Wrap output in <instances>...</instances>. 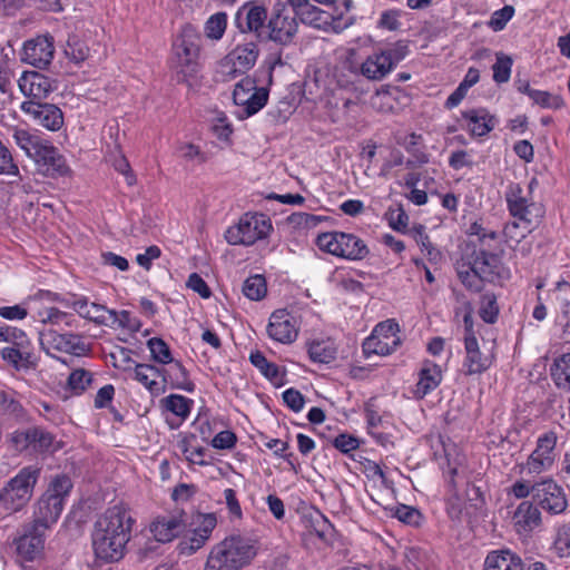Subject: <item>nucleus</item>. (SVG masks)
I'll list each match as a JSON object with an SVG mask.
<instances>
[{
	"label": "nucleus",
	"instance_id": "nucleus-6",
	"mask_svg": "<svg viewBox=\"0 0 570 570\" xmlns=\"http://www.w3.org/2000/svg\"><path fill=\"white\" fill-rule=\"evenodd\" d=\"M40 476V469L35 465L22 468L0 489V505L9 513L24 509L31 500Z\"/></svg>",
	"mask_w": 570,
	"mask_h": 570
},
{
	"label": "nucleus",
	"instance_id": "nucleus-40",
	"mask_svg": "<svg viewBox=\"0 0 570 570\" xmlns=\"http://www.w3.org/2000/svg\"><path fill=\"white\" fill-rule=\"evenodd\" d=\"M456 273L460 282L466 289L474 293H478L482 289L485 279L482 277L479 271L474 268L472 262L458 264Z\"/></svg>",
	"mask_w": 570,
	"mask_h": 570
},
{
	"label": "nucleus",
	"instance_id": "nucleus-20",
	"mask_svg": "<svg viewBox=\"0 0 570 570\" xmlns=\"http://www.w3.org/2000/svg\"><path fill=\"white\" fill-rule=\"evenodd\" d=\"M490 247H482L474 252L472 264L479 271L485 282L494 283L508 279L510 277L509 269L504 266L501 257L489 250Z\"/></svg>",
	"mask_w": 570,
	"mask_h": 570
},
{
	"label": "nucleus",
	"instance_id": "nucleus-5",
	"mask_svg": "<svg viewBox=\"0 0 570 570\" xmlns=\"http://www.w3.org/2000/svg\"><path fill=\"white\" fill-rule=\"evenodd\" d=\"M535 184V179H532L528 187L523 188L520 184L510 183L504 191L510 215L522 224L521 237L531 233L540 224L544 215L542 205L535 203L532 197Z\"/></svg>",
	"mask_w": 570,
	"mask_h": 570
},
{
	"label": "nucleus",
	"instance_id": "nucleus-32",
	"mask_svg": "<svg viewBox=\"0 0 570 570\" xmlns=\"http://www.w3.org/2000/svg\"><path fill=\"white\" fill-rule=\"evenodd\" d=\"M307 353L312 362L330 364L335 361L337 345L331 337L313 338L306 343Z\"/></svg>",
	"mask_w": 570,
	"mask_h": 570
},
{
	"label": "nucleus",
	"instance_id": "nucleus-56",
	"mask_svg": "<svg viewBox=\"0 0 570 570\" xmlns=\"http://www.w3.org/2000/svg\"><path fill=\"white\" fill-rule=\"evenodd\" d=\"M53 435L42 429L32 428V452H46L52 448Z\"/></svg>",
	"mask_w": 570,
	"mask_h": 570
},
{
	"label": "nucleus",
	"instance_id": "nucleus-62",
	"mask_svg": "<svg viewBox=\"0 0 570 570\" xmlns=\"http://www.w3.org/2000/svg\"><path fill=\"white\" fill-rule=\"evenodd\" d=\"M283 401L284 403L295 413H298L303 410L305 404V399L303 394L293 387L287 389L283 392Z\"/></svg>",
	"mask_w": 570,
	"mask_h": 570
},
{
	"label": "nucleus",
	"instance_id": "nucleus-26",
	"mask_svg": "<svg viewBox=\"0 0 570 570\" xmlns=\"http://www.w3.org/2000/svg\"><path fill=\"white\" fill-rule=\"evenodd\" d=\"M512 520L518 533H529L540 527L542 515L532 500H524L515 509Z\"/></svg>",
	"mask_w": 570,
	"mask_h": 570
},
{
	"label": "nucleus",
	"instance_id": "nucleus-30",
	"mask_svg": "<svg viewBox=\"0 0 570 570\" xmlns=\"http://www.w3.org/2000/svg\"><path fill=\"white\" fill-rule=\"evenodd\" d=\"M484 570H524L521 557L510 549L490 551L484 560Z\"/></svg>",
	"mask_w": 570,
	"mask_h": 570
},
{
	"label": "nucleus",
	"instance_id": "nucleus-44",
	"mask_svg": "<svg viewBox=\"0 0 570 570\" xmlns=\"http://www.w3.org/2000/svg\"><path fill=\"white\" fill-rule=\"evenodd\" d=\"M552 550L559 558H570V522L556 527Z\"/></svg>",
	"mask_w": 570,
	"mask_h": 570
},
{
	"label": "nucleus",
	"instance_id": "nucleus-14",
	"mask_svg": "<svg viewBox=\"0 0 570 570\" xmlns=\"http://www.w3.org/2000/svg\"><path fill=\"white\" fill-rule=\"evenodd\" d=\"M216 525L217 518L215 513H197L194 515L186 535L179 542L180 553L190 556L202 549L210 539Z\"/></svg>",
	"mask_w": 570,
	"mask_h": 570
},
{
	"label": "nucleus",
	"instance_id": "nucleus-46",
	"mask_svg": "<svg viewBox=\"0 0 570 570\" xmlns=\"http://www.w3.org/2000/svg\"><path fill=\"white\" fill-rule=\"evenodd\" d=\"M513 60L503 52L495 53V62L492 66L493 81L497 83H505L510 80Z\"/></svg>",
	"mask_w": 570,
	"mask_h": 570
},
{
	"label": "nucleus",
	"instance_id": "nucleus-25",
	"mask_svg": "<svg viewBox=\"0 0 570 570\" xmlns=\"http://www.w3.org/2000/svg\"><path fill=\"white\" fill-rule=\"evenodd\" d=\"M71 307L82 318L89 320L98 325H110L117 322V313L102 304L89 302L86 296H78L73 299Z\"/></svg>",
	"mask_w": 570,
	"mask_h": 570
},
{
	"label": "nucleus",
	"instance_id": "nucleus-55",
	"mask_svg": "<svg viewBox=\"0 0 570 570\" xmlns=\"http://www.w3.org/2000/svg\"><path fill=\"white\" fill-rule=\"evenodd\" d=\"M415 239L421 250L425 253L431 263L438 264L442 259L441 252L431 243L430 237L423 230V227H420L417 230Z\"/></svg>",
	"mask_w": 570,
	"mask_h": 570
},
{
	"label": "nucleus",
	"instance_id": "nucleus-34",
	"mask_svg": "<svg viewBox=\"0 0 570 570\" xmlns=\"http://www.w3.org/2000/svg\"><path fill=\"white\" fill-rule=\"evenodd\" d=\"M166 371L151 364H137L134 371V379L141 383L151 394H160L164 386L157 381Z\"/></svg>",
	"mask_w": 570,
	"mask_h": 570
},
{
	"label": "nucleus",
	"instance_id": "nucleus-16",
	"mask_svg": "<svg viewBox=\"0 0 570 570\" xmlns=\"http://www.w3.org/2000/svg\"><path fill=\"white\" fill-rule=\"evenodd\" d=\"M55 56V39L49 33L39 35L23 42L21 61L42 69L49 66Z\"/></svg>",
	"mask_w": 570,
	"mask_h": 570
},
{
	"label": "nucleus",
	"instance_id": "nucleus-35",
	"mask_svg": "<svg viewBox=\"0 0 570 570\" xmlns=\"http://www.w3.org/2000/svg\"><path fill=\"white\" fill-rule=\"evenodd\" d=\"M367 254L368 248L360 237L342 232L340 257L350 261H360L366 257Z\"/></svg>",
	"mask_w": 570,
	"mask_h": 570
},
{
	"label": "nucleus",
	"instance_id": "nucleus-18",
	"mask_svg": "<svg viewBox=\"0 0 570 570\" xmlns=\"http://www.w3.org/2000/svg\"><path fill=\"white\" fill-rule=\"evenodd\" d=\"M465 356L462 364L464 375H480L488 371L494 361L492 350L482 351L475 335L464 337Z\"/></svg>",
	"mask_w": 570,
	"mask_h": 570
},
{
	"label": "nucleus",
	"instance_id": "nucleus-52",
	"mask_svg": "<svg viewBox=\"0 0 570 570\" xmlns=\"http://www.w3.org/2000/svg\"><path fill=\"white\" fill-rule=\"evenodd\" d=\"M530 99L542 108L559 109L563 106V100L560 96L544 90L534 89L530 92Z\"/></svg>",
	"mask_w": 570,
	"mask_h": 570
},
{
	"label": "nucleus",
	"instance_id": "nucleus-24",
	"mask_svg": "<svg viewBox=\"0 0 570 570\" xmlns=\"http://www.w3.org/2000/svg\"><path fill=\"white\" fill-rule=\"evenodd\" d=\"M267 19V10L255 2H246L235 14V26L242 33H255L261 37Z\"/></svg>",
	"mask_w": 570,
	"mask_h": 570
},
{
	"label": "nucleus",
	"instance_id": "nucleus-29",
	"mask_svg": "<svg viewBox=\"0 0 570 570\" xmlns=\"http://www.w3.org/2000/svg\"><path fill=\"white\" fill-rule=\"evenodd\" d=\"M185 529L181 515H164L157 518L150 525V531L158 542H169Z\"/></svg>",
	"mask_w": 570,
	"mask_h": 570
},
{
	"label": "nucleus",
	"instance_id": "nucleus-1",
	"mask_svg": "<svg viewBox=\"0 0 570 570\" xmlns=\"http://www.w3.org/2000/svg\"><path fill=\"white\" fill-rule=\"evenodd\" d=\"M135 523L125 503L109 507L95 522L91 534L95 556L106 562L119 561L131 537Z\"/></svg>",
	"mask_w": 570,
	"mask_h": 570
},
{
	"label": "nucleus",
	"instance_id": "nucleus-58",
	"mask_svg": "<svg viewBox=\"0 0 570 570\" xmlns=\"http://www.w3.org/2000/svg\"><path fill=\"white\" fill-rule=\"evenodd\" d=\"M468 234L476 236L483 247H491V243L498 239L497 232L485 228L479 222H474L469 226Z\"/></svg>",
	"mask_w": 570,
	"mask_h": 570
},
{
	"label": "nucleus",
	"instance_id": "nucleus-22",
	"mask_svg": "<svg viewBox=\"0 0 570 570\" xmlns=\"http://www.w3.org/2000/svg\"><path fill=\"white\" fill-rule=\"evenodd\" d=\"M41 344L47 345L48 348L76 356H82L89 352V347L81 336L72 333H59L55 330L41 333Z\"/></svg>",
	"mask_w": 570,
	"mask_h": 570
},
{
	"label": "nucleus",
	"instance_id": "nucleus-28",
	"mask_svg": "<svg viewBox=\"0 0 570 570\" xmlns=\"http://www.w3.org/2000/svg\"><path fill=\"white\" fill-rule=\"evenodd\" d=\"M297 27L298 26L294 17L276 13L268 22V38L279 45H288L296 35Z\"/></svg>",
	"mask_w": 570,
	"mask_h": 570
},
{
	"label": "nucleus",
	"instance_id": "nucleus-27",
	"mask_svg": "<svg viewBox=\"0 0 570 570\" xmlns=\"http://www.w3.org/2000/svg\"><path fill=\"white\" fill-rule=\"evenodd\" d=\"M443 375L440 365L432 361H424L417 373V383L414 389L416 399H424L442 382Z\"/></svg>",
	"mask_w": 570,
	"mask_h": 570
},
{
	"label": "nucleus",
	"instance_id": "nucleus-49",
	"mask_svg": "<svg viewBox=\"0 0 570 570\" xmlns=\"http://www.w3.org/2000/svg\"><path fill=\"white\" fill-rule=\"evenodd\" d=\"M479 314L485 323H495L499 315V305L497 296L493 293H485L482 295Z\"/></svg>",
	"mask_w": 570,
	"mask_h": 570
},
{
	"label": "nucleus",
	"instance_id": "nucleus-45",
	"mask_svg": "<svg viewBox=\"0 0 570 570\" xmlns=\"http://www.w3.org/2000/svg\"><path fill=\"white\" fill-rule=\"evenodd\" d=\"M227 28V14L216 12L212 14L205 23V36L212 40H220Z\"/></svg>",
	"mask_w": 570,
	"mask_h": 570
},
{
	"label": "nucleus",
	"instance_id": "nucleus-9",
	"mask_svg": "<svg viewBox=\"0 0 570 570\" xmlns=\"http://www.w3.org/2000/svg\"><path fill=\"white\" fill-rule=\"evenodd\" d=\"M272 229V222L266 215L247 213L240 217L238 224L226 230L225 238L230 245L250 246L266 238Z\"/></svg>",
	"mask_w": 570,
	"mask_h": 570
},
{
	"label": "nucleus",
	"instance_id": "nucleus-54",
	"mask_svg": "<svg viewBox=\"0 0 570 570\" xmlns=\"http://www.w3.org/2000/svg\"><path fill=\"white\" fill-rule=\"evenodd\" d=\"M88 46L76 36L70 37L65 49L66 55L77 63L85 61L89 57Z\"/></svg>",
	"mask_w": 570,
	"mask_h": 570
},
{
	"label": "nucleus",
	"instance_id": "nucleus-61",
	"mask_svg": "<svg viewBox=\"0 0 570 570\" xmlns=\"http://www.w3.org/2000/svg\"><path fill=\"white\" fill-rule=\"evenodd\" d=\"M10 440L17 451H32V428L13 432Z\"/></svg>",
	"mask_w": 570,
	"mask_h": 570
},
{
	"label": "nucleus",
	"instance_id": "nucleus-13",
	"mask_svg": "<svg viewBox=\"0 0 570 570\" xmlns=\"http://www.w3.org/2000/svg\"><path fill=\"white\" fill-rule=\"evenodd\" d=\"M199 46L197 38L190 32H185L173 43L170 58L171 68L184 78L196 73Z\"/></svg>",
	"mask_w": 570,
	"mask_h": 570
},
{
	"label": "nucleus",
	"instance_id": "nucleus-36",
	"mask_svg": "<svg viewBox=\"0 0 570 570\" xmlns=\"http://www.w3.org/2000/svg\"><path fill=\"white\" fill-rule=\"evenodd\" d=\"M11 136L16 145L30 158L45 137L38 130L13 127Z\"/></svg>",
	"mask_w": 570,
	"mask_h": 570
},
{
	"label": "nucleus",
	"instance_id": "nucleus-23",
	"mask_svg": "<svg viewBox=\"0 0 570 570\" xmlns=\"http://www.w3.org/2000/svg\"><path fill=\"white\" fill-rule=\"evenodd\" d=\"M29 159L33 160L38 168L48 176L63 175L68 169L59 150L46 138Z\"/></svg>",
	"mask_w": 570,
	"mask_h": 570
},
{
	"label": "nucleus",
	"instance_id": "nucleus-19",
	"mask_svg": "<svg viewBox=\"0 0 570 570\" xmlns=\"http://www.w3.org/2000/svg\"><path fill=\"white\" fill-rule=\"evenodd\" d=\"M266 331L273 341L291 344L297 338L299 326L292 313L287 309H277L272 313Z\"/></svg>",
	"mask_w": 570,
	"mask_h": 570
},
{
	"label": "nucleus",
	"instance_id": "nucleus-64",
	"mask_svg": "<svg viewBox=\"0 0 570 570\" xmlns=\"http://www.w3.org/2000/svg\"><path fill=\"white\" fill-rule=\"evenodd\" d=\"M187 287L197 293L202 298H209L212 292L207 283L197 273H191L186 283Z\"/></svg>",
	"mask_w": 570,
	"mask_h": 570
},
{
	"label": "nucleus",
	"instance_id": "nucleus-8",
	"mask_svg": "<svg viewBox=\"0 0 570 570\" xmlns=\"http://www.w3.org/2000/svg\"><path fill=\"white\" fill-rule=\"evenodd\" d=\"M409 55V47L402 42L373 51L360 66V73L373 81L390 75Z\"/></svg>",
	"mask_w": 570,
	"mask_h": 570
},
{
	"label": "nucleus",
	"instance_id": "nucleus-33",
	"mask_svg": "<svg viewBox=\"0 0 570 570\" xmlns=\"http://www.w3.org/2000/svg\"><path fill=\"white\" fill-rule=\"evenodd\" d=\"M161 404L178 419L177 423H169L171 429H176L189 416L194 401L180 394H170L161 400Z\"/></svg>",
	"mask_w": 570,
	"mask_h": 570
},
{
	"label": "nucleus",
	"instance_id": "nucleus-21",
	"mask_svg": "<svg viewBox=\"0 0 570 570\" xmlns=\"http://www.w3.org/2000/svg\"><path fill=\"white\" fill-rule=\"evenodd\" d=\"M18 87L29 100L41 101L57 89L56 80L38 72L23 71L18 79Z\"/></svg>",
	"mask_w": 570,
	"mask_h": 570
},
{
	"label": "nucleus",
	"instance_id": "nucleus-41",
	"mask_svg": "<svg viewBox=\"0 0 570 570\" xmlns=\"http://www.w3.org/2000/svg\"><path fill=\"white\" fill-rule=\"evenodd\" d=\"M301 21L311 27L323 29L331 23V13L320 9L318 7L308 3L301 12L296 14Z\"/></svg>",
	"mask_w": 570,
	"mask_h": 570
},
{
	"label": "nucleus",
	"instance_id": "nucleus-51",
	"mask_svg": "<svg viewBox=\"0 0 570 570\" xmlns=\"http://www.w3.org/2000/svg\"><path fill=\"white\" fill-rule=\"evenodd\" d=\"M342 232H327L320 234L316 238V245L323 252L340 257Z\"/></svg>",
	"mask_w": 570,
	"mask_h": 570
},
{
	"label": "nucleus",
	"instance_id": "nucleus-42",
	"mask_svg": "<svg viewBox=\"0 0 570 570\" xmlns=\"http://www.w3.org/2000/svg\"><path fill=\"white\" fill-rule=\"evenodd\" d=\"M551 376L559 389L570 391V353L557 357L551 365Z\"/></svg>",
	"mask_w": 570,
	"mask_h": 570
},
{
	"label": "nucleus",
	"instance_id": "nucleus-37",
	"mask_svg": "<svg viewBox=\"0 0 570 570\" xmlns=\"http://www.w3.org/2000/svg\"><path fill=\"white\" fill-rule=\"evenodd\" d=\"M1 357L16 370H27L33 366L32 348L7 346L1 350Z\"/></svg>",
	"mask_w": 570,
	"mask_h": 570
},
{
	"label": "nucleus",
	"instance_id": "nucleus-60",
	"mask_svg": "<svg viewBox=\"0 0 570 570\" xmlns=\"http://www.w3.org/2000/svg\"><path fill=\"white\" fill-rule=\"evenodd\" d=\"M4 335H6L4 342L10 343L11 346L32 348L29 337L20 328L7 325Z\"/></svg>",
	"mask_w": 570,
	"mask_h": 570
},
{
	"label": "nucleus",
	"instance_id": "nucleus-3",
	"mask_svg": "<svg viewBox=\"0 0 570 570\" xmlns=\"http://www.w3.org/2000/svg\"><path fill=\"white\" fill-rule=\"evenodd\" d=\"M257 552L256 540L243 535L227 537L212 548L205 570H242L250 564Z\"/></svg>",
	"mask_w": 570,
	"mask_h": 570
},
{
	"label": "nucleus",
	"instance_id": "nucleus-17",
	"mask_svg": "<svg viewBox=\"0 0 570 570\" xmlns=\"http://www.w3.org/2000/svg\"><path fill=\"white\" fill-rule=\"evenodd\" d=\"M20 109L37 125L50 131L60 130L65 124L63 112L53 104L27 100L21 104Z\"/></svg>",
	"mask_w": 570,
	"mask_h": 570
},
{
	"label": "nucleus",
	"instance_id": "nucleus-4",
	"mask_svg": "<svg viewBox=\"0 0 570 570\" xmlns=\"http://www.w3.org/2000/svg\"><path fill=\"white\" fill-rule=\"evenodd\" d=\"M72 487L68 475H55L45 493L33 504L30 523L49 531L59 520Z\"/></svg>",
	"mask_w": 570,
	"mask_h": 570
},
{
	"label": "nucleus",
	"instance_id": "nucleus-57",
	"mask_svg": "<svg viewBox=\"0 0 570 570\" xmlns=\"http://www.w3.org/2000/svg\"><path fill=\"white\" fill-rule=\"evenodd\" d=\"M513 14L514 8L512 6H504L503 8L492 13L489 21V27L494 31H501L512 19Z\"/></svg>",
	"mask_w": 570,
	"mask_h": 570
},
{
	"label": "nucleus",
	"instance_id": "nucleus-48",
	"mask_svg": "<svg viewBox=\"0 0 570 570\" xmlns=\"http://www.w3.org/2000/svg\"><path fill=\"white\" fill-rule=\"evenodd\" d=\"M147 346L155 362L160 364L173 363L170 348L163 338L153 337L148 340Z\"/></svg>",
	"mask_w": 570,
	"mask_h": 570
},
{
	"label": "nucleus",
	"instance_id": "nucleus-11",
	"mask_svg": "<svg viewBox=\"0 0 570 570\" xmlns=\"http://www.w3.org/2000/svg\"><path fill=\"white\" fill-rule=\"evenodd\" d=\"M400 327L394 320H386L379 323L362 344L363 353L370 355L386 356L396 351L401 345L399 336Z\"/></svg>",
	"mask_w": 570,
	"mask_h": 570
},
{
	"label": "nucleus",
	"instance_id": "nucleus-2",
	"mask_svg": "<svg viewBox=\"0 0 570 570\" xmlns=\"http://www.w3.org/2000/svg\"><path fill=\"white\" fill-rule=\"evenodd\" d=\"M509 493L517 499L531 497L539 509L551 515L563 513L568 507L564 489L552 476L520 479L511 485Z\"/></svg>",
	"mask_w": 570,
	"mask_h": 570
},
{
	"label": "nucleus",
	"instance_id": "nucleus-59",
	"mask_svg": "<svg viewBox=\"0 0 570 570\" xmlns=\"http://www.w3.org/2000/svg\"><path fill=\"white\" fill-rule=\"evenodd\" d=\"M394 517L401 522L409 525H419L422 520V514L415 508L401 504L394 511Z\"/></svg>",
	"mask_w": 570,
	"mask_h": 570
},
{
	"label": "nucleus",
	"instance_id": "nucleus-39",
	"mask_svg": "<svg viewBox=\"0 0 570 570\" xmlns=\"http://www.w3.org/2000/svg\"><path fill=\"white\" fill-rule=\"evenodd\" d=\"M195 441L196 436L194 434H186L180 438V440L177 443V446L189 463L206 465V449L203 446L194 445Z\"/></svg>",
	"mask_w": 570,
	"mask_h": 570
},
{
	"label": "nucleus",
	"instance_id": "nucleus-10",
	"mask_svg": "<svg viewBox=\"0 0 570 570\" xmlns=\"http://www.w3.org/2000/svg\"><path fill=\"white\" fill-rule=\"evenodd\" d=\"M259 50L255 42L237 45L226 57H224L217 69L222 81H230L238 75L252 69L258 58Z\"/></svg>",
	"mask_w": 570,
	"mask_h": 570
},
{
	"label": "nucleus",
	"instance_id": "nucleus-38",
	"mask_svg": "<svg viewBox=\"0 0 570 570\" xmlns=\"http://www.w3.org/2000/svg\"><path fill=\"white\" fill-rule=\"evenodd\" d=\"M249 361L267 380L275 384L283 383L284 373L275 363L267 361L262 352H252L249 355Z\"/></svg>",
	"mask_w": 570,
	"mask_h": 570
},
{
	"label": "nucleus",
	"instance_id": "nucleus-15",
	"mask_svg": "<svg viewBox=\"0 0 570 570\" xmlns=\"http://www.w3.org/2000/svg\"><path fill=\"white\" fill-rule=\"evenodd\" d=\"M268 96V90L265 87H257L255 79L248 76L238 81L233 91L234 102L243 107L245 117H250L263 109Z\"/></svg>",
	"mask_w": 570,
	"mask_h": 570
},
{
	"label": "nucleus",
	"instance_id": "nucleus-63",
	"mask_svg": "<svg viewBox=\"0 0 570 570\" xmlns=\"http://www.w3.org/2000/svg\"><path fill=\"white\" fill-rule=\"evenodd\" d=\"M237 438L234 432L229 430L220 431L212 440L210 444L217 450H229L236 444Z\"/></svg>",
	"mask_w": 570,
	"mask_h": 570
},
{
	"label": "nucleus",
	"instance_id": "nucleus-53",
	"mask_svg": "<svg viewBox=\"0 0 570 570\" xmlns=\"http://www.w3.org/2000/svg\"><path fill=\"white\" fill-rule=\"evenodd\" d=\"M0 175L19 176L20 170L16 164L11 150L0 139Z\"/></svg>",
	"mask_w": 570,
	"mask_h": 570
},
{
	"label": "nucleus",
	"instance_id": "nucleus-50",
	"mask_svg": "<svg viewBox=\"0 0 570 570\" xmlns=\"http://www.w3.org/2000/svg\"><path fill=\"white\" fill-rule=\"evenodd\" d=\"M39 301L37 298H30L27 302L21 304L12 305V306H1L0 307V316L10 320L18 321L23 320L29 314V306H39Z\"/></svg>",
	"mask_w": 570,
	"mask_h": 570
},
{
	"label": "nucleus",
	"instance_id": "nucleus-7",
	"mask_svg": "<svg viewBox=\"0 0 570 570\" xmlns=\"http://www.w3.org/2000/svg\"><path fill=\"white\" fill-rule=\"evenodd\" d=\"M558 436L554 432L548 431L537 439L534 450L527 456L525 461L515 465L521 479L537 480V476L549 472L556 463V448Z\"/></svg>",
	"mask_w": 570,
	"mask_h": 570
},
{
	"label": "nucleus",
	"instance_id": "nucleus-47",
	"mask_svg": "<svg viewBox=\"0 0 570 570\" xmlns=\"http://www.w3.org/2000/svg\"><path fill=\"white\" fill-rule=\"evenodd\" d=\"M266 282L262 275L248 277L243 285L244 295L252 301H259L266 295Z\"/></svg>",
	"mask_w": 570,
	"mask_h": 570
},
{
	"label": "nucleus",
	"instance_id": "nucleus-31",
	"mask_svg": "<svg viewBox=\"0 0 570 570\" xmlns=\"http://www.w3.org/2000/svg\"><path fill=\"white\" fill-rule=\"evenodd\" d=\"M466 129L472 136L483 137L495 127V118L484 108L470 109L462 112Z\"/></svg>",
	"mask_w": 570,
	"mask_h": 570
},
{
	"label": "nucleus",
	"instance_id": "nucleus-43",
	"mask_svg": "<svg viewBox=\"0 0 570 570\" xmlns=\"http://www.w3.org/2000/svg\"><path fill=\"white\" fill-rule=\"evenodd\" d=\"M92 380L91 372L85 368H76L69 374L66 389L70 392V395L79 396L91 385Z\"/></svg>",
	"mask_w": 570,
	"mask_h": 570
},
{
	"label": "nucleus",
	"instance_id": "nucleus-12",
	"mask_svg": "<svg viewBox=\"0 0 570 570\" xmlns=\"http://www.w3.org/2000/svg\"><path fill=\"white\" fill-rule=\"evenodd\" d=\"M47 531L28 522L21 527L13 539V547L19 562H32L43 554Z\"/></svg>",
	"mask_w": 570,
	"mask_h": 570
}]
</instances>
